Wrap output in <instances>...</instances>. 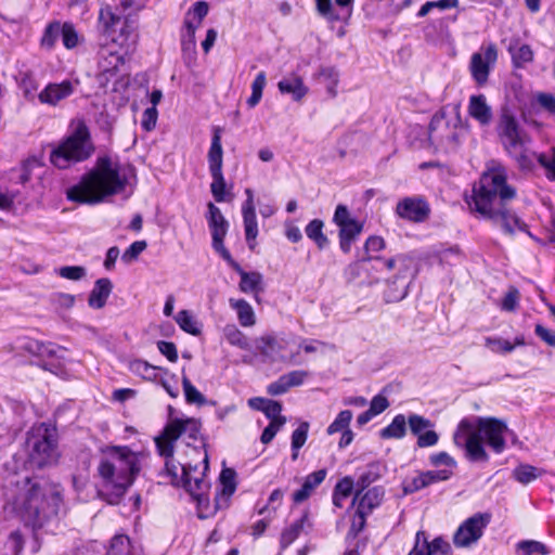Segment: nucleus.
Returning <instances> with one entry per match:
<instances>
[{"label":"nucleus","instance_id":"nucleus-61","mask_svg":"<svg viewBox=\"0 0 555 555\" xmlns=\"http://www.w3.org/2000/svg\"><path fill=\"white\" fill-rule=\"evenodd\" d=\"M146 248L145 241L133 242L122 254L121 259L124 262H131Z\"/></svg>","mask_w":555,"mask_h":555},{"label":"nucleus","instance_id":"nucleus-1","mask_svg":"<svg viewBox=\"0 0 555 555\" xmlns=\"http://www.w3.org/2000/svg\"><path fill=\"white\" fill-rule=\"evenodd\" d=\"M516 196V190L506 183V171L503 167H495L485 172L479 184L473 189L469 208L483 218L500 224L508 234L516 230L526 231L527 224L507 208L508 202Z\"/></svg>","mask_w":555,"mask_h":555},{"label":"nucleus","instance_id":"nucleus-60","mask_svg":"<svg viewBox=\"0 0 555 555\" xmlns=\"http://www.w3.org/2000/svg\"><path fill=\"white\" fill-rule=\"evenodd\" d=\"M519 298V291L516 287L511 286L502 299L501 309L508 312L515 311L518 307Z\"/></svg>","mask_w":555,"mask_h":555},{"label":"nucleus","instance_id":"nucleus-20","mask_svg":"<svg viewBox=\"0 0 555 555\" xmlns=\"http://www.w3.org/2000/svg\"><path fill=\"white\" fill-rule=\"evenodd\" d=\"M77 85L78 82H73L67 79L59 83H49L39 93L38 99L42 104L55 106L64 99L70 96Z\"/></svg>","mask_w":555,"mask_h":555},{"label":"nucleus","instance_id":"nucleus-21","mask_svg":"<svg viewBox=\"0 0 555 555\" xmlns=\"http://www.w3.org/2000/svg\"><path fill=\"white\" fill-rule=\"evenodd\" d=\"M360 493L361 490L357 492L353 502L359 501L356 515L360 518V529H363L366 515L380 504L384 490L379 487H374L369 489L363 495H360Z\"/></svg>","mask_w":555,"mask_h":555},{"label":"nucleus","instance_id":"nucleus-28","mask_svg":"<svg viewBox=\"0 0 555 555\" xmlns=\"http://www.w3.org/2000/svg\"><path fill=\"white\" fill-rule=\"evenodd\" d=\"M180 487H183L198 503L202 505L207 501L205 490L208 488L206 480L203 477H192L191 470H184V479Z\"/></svg>","mask_w":555,"mask_h":555},{"label":"nucleus","instance_id":"nucleus-10","mask_svg":"<svg viewBox=\"0 0 555 555\" xmlns=\"http://www.w3.org/2000/svg\"><path fill=\"white\" fill-rule=\"evenodd\" d=\"M99 22L103 27L104 36L113 43L126 48L127 51L134 47L138 36L135 26L129 17L121 18L106 7L100 10Z\"/></svg>","mask_w":555,"mask_h":555},{"label":"nucleus","instance_id":"nucleus-24","mask_svg":"<svg viewBox=\"0 0 555 555\" xmlns=\"http://www.w3.org/2000/svg\"><path fill=\"white\" fill-rule=\"evenodd\" d=\"M208 225L211 231L212 242L223 241L229 223L223 217L221 210L212 203L208 204Z\"/></svg>","mask_w":555,"mask_h":555},{"label":"nucleus","instance_id":"nucleus-22","mask_svg":"<svg viewBox=\"0 0 555 555\" xmlns=\"http://www.w3.org/2000/svg\"><path fill=\"white\" fill-rule=\"evenodd\" d=\"M311 527L312 522L309 519V511L306 509L299 519L283 529L280 537L281 548H287L306 528L310 529Z\"/></svg>","mask_w":555,"mask_h":555},{"label":"nucleus","instance_id":"nucleus-42","mask_svg":"<svg viewBox=\"0 0 555 555\" xmlns=\"http://www.w3.org/2000/svg\"><path fill=\"white\" fill-rule=\"evenodd\" d=\"M266 83H267L266 73L264 72L258 73V75L256 76V78L254 79V81L251 83V94L247 99V102H246L249 108L255 107L260 102Z\"/></svg>","mask_w":555,"mask_h":555},{"label":"nucleus","instance_id":"nucleus-29","mask_svg":"<svg viewBox=\"0 0 555 555\" xmlns=\"http://www.w3.org/2000/svg\"><path fill=\"white\" fill-rule=\"evenodd\" d=\"M326 477V470L325 469H319L317 472H313L309 474L299 490L294 492L293 494V501L295 503H301L306 501L313 490L323 482V480Z\"/></svg>","mask_w":555,"mask_h":555},{"label":"nucleus","instance_id":"nucleus-34","mask_svg":"<svg viewBox=\"0 0 555 555\" xmlns=\"http://www.w3.org/2000/svg\"><path fill=\"white\" fill-rule=\"evenodd\" d=\"M22 348L27 352L41 358H54L57 357L59 351H62V348L52 343L46 344L34 339L25 341Z\"/></svg>","mask_w":555,"mask_h":555},{"label":"nucleus","instance_id":"nucleus-35","mask_svg":"<svg viewBox=\"0 0 555 555\" xmlns=\"http://www.w3.org/2000/svg\"><path fill=\"white\" fill-rule=\"evenodd\" d=\"M408 418L403 414L396 415L391 423L380 430L383 439H401L406 434Z\"/></svg>","mask_w":555,"mask_h":555},{"label":"nucleus","instance_id":"nucleus-64","mask_svg":"<svg viewBox=\"0 0 555 555\" xmlns=\"http://www.w3.org/2000/svg\"><path fill=\"white\" fill-rule=\"evenodd\" d=\"M538 162L542 167L550 171L552 179L555 180V147H552L551 156L543 153L539 154Z\"/></svg>","mask_w":555,"mask_h":555},{"label":"nucleus","instance_id":"nucleus-33","mask_svg":"<svg viewBox=\"0 0 555 555\" xmlns=\"http://www.w3.org/2000/svg\"><path fill=\"white\" fill-rule=\"evenodd\" d=\"M230 307L236 311L238 322L244 327L255 325L256 317L253 307L245 299H229Z\"/></svg>","mask_w":555,"mask_h":555},{"label":"nucleus","instance_id":"nucleus-37","mask_svg":"<svg viewBox=\"0 0 555 555\" xmlns=\"http://www.w3.org/2000/svg\"><path fill=\"white\" fill-rule=\"evenodd\" d=\"M100 53V65L104 72H115L125 62L124 55L117 51L111 50L109 48H102Z\"/></svg>","mask_w":555,"mask_h":555},{"label":"nucleus","instance_id":"nucleus-19","mask_svg":"<svg viewBox=\"0 0 555 555\" xmlns=\"http://www.w3.org/2000/svg\"><path fill=\"white\" fill-rule=\"evenodd\" d=\"M246 199L242 205V215L246 241L250 249L255 247V240L258 235V223L256 218V206L251 189L245 190Z\"/></svg>","mask_w":555,"mask_h":555},{"label":"nucleus","instance_id":"nucleus-9","mask_svg":"<svg viewBox=\"0 0 555 555\" xmlns=\"http://www.w3.org/2000/svg\"><path fill=\"white\" fill-rule=\"evenodd\" d=\"M384 267L387 270L398 271L393 279L387 281V288L384 293L385 301L398 302L404 299L408 295L409 284L416 272L414 258L409 255L400 254L386 259Z\"/></svg>","mask_w":555,"mask_h":555},{"label":"nucleus","instance_id":"nucleus-58","mask_svg":"<svg viewBox=\"0 0 555 555\" xmlns=\"http://www.w3.org/2000/svg\"><path fill=\"white\" fill-rule=\"evenodd\" d=\"M486 346L498 353H509L515 349V345L500 337H487Z\"/></svg>","mask_w":555,"mask_h":555},{"label":"nucleus","instance_id":"nucleus-27","mask_svg":"<svg viewBox=\"0 0 555 555\" xmlns=\"http://www.w3.org/2000/svg\"><path fill=\"white\" fill-rule=\"evenodd\" d=\"M208 12L209 5L206 1L195 2L185 13L183 28L190 29V33L196 31Z\"/></svg>","mask_w":555,"mask_h":555},{"label":"nucleus","instance_id":"nucleus-46","mask_svg":"<svg viewBox=\"0 0 555 555\" xmlns=\"http://www.w3.org/2000/svg\"><path fill=\"white\" fill-rule=\"evenodd\" d=\"M129 369L133 374H137L145 379L156 378L155 371L158 370L157 366H154L144 360L131 361Z\"/></svg>","mask_w":555,"mask_h":555},{"label":"nucleus","instance_id":"nucleus-6","mask_svg":"<svg viewBox=\"0 0 555 555\" xmlns=\"http://www.w3.org/2000/svg\"><path fill=\"white\" fill-rule=\"evenodd\" d=\"M26 447L33 466L42 468L55 463L59 456L56 427L48 423L34 425L27 433Z\"/></svg>","mask_w":555,"mask_h":555},{"label":"nucleus","instance_id":"nucleus-12","mask_svg":"<svg viewBox=\"0 0 555 555\" xmlns=\"http://www.w3.org/2000/svg\"><path fill=\"white\" fill-rule=\"evenodd\" d=\"M453 441L456 447L465 450L466 457L472 462H488L482 437L480 433L475 431V424L464 418L457 425L453 435Z\"/></svg>","mask_w":555,"mask_h":555},{"label":"nucleus","instance_id":"nucleus-11","mask_svg":"<svg viewBox=\"0 0 555 555\" xmlns=\"http://www.w3.org/2000/svg\"><path fill=\"white\" fill-rule=\"evenodd\" d=\"M201 431V422L196 418H175L165 427L163 434L155 439L158 453L162 456H171L175 451V442L180 437H186L195 441Z\"/></svg>","mask_w":555,"mask_h":555},{"label":"nucleus","instance_id":"nucleus-16","mask_svg":"<svg viewBox=\"0 0 555 555\" xmlns=\"http://www.w3.org/2000/svg\"><path fill=\"white\" fill-rule=\"evenodd\" d=\"M498 59V50L494 43H489L481 48V52H476L470 59V74L477 85L482 86L487 82L490 67L494 65Z\"/></svg>","mask_w":555,"mask_h":555},{"label":"nucleus","instance_id":"nucleus-62","mask_svg":"<svg viewBox=\"0 0 555 555\" xmlns=\"http://www.w3.org/2000/svg\"><path fill=\"white\" fill-rule=\"evenodd\" d=\"M286 423V418L281 421L270 422V424L263 429L260 440L262 443L268 444L273 440L280 428Z\"/></svg>","mask_w":555,"mask_h":555},{"label":"nucleus","instance_id":"nucleus-57","mask_svg":"<svg viewBox=\"0 0 555 555\" xmlns=\"http://www.w3.org/2000/svg\"><path fill=\"white\" fill-rule=\"evenodd\" d=\"M309 431V423L302 422L292 434V451H299L306 443Z\"/></svg>","mask_w":555,"mask_h":555},{"label":"nucleus","instance_id":"nucleus-55","mask_svg":"<svg viewBox=\"0 0 555 555\" xmlns=\"http://www.w3.org/2000/svg\"><path fill=\"white\" fill-rule=\"evenodd\" d=\"M63 44L66 49H74L78 46L79 37L75 27L70 23L62 24L61 33Z\"/></svg>","mask_w":555,"mask_h":555},{"label":"nucleus","instance_id":"nucleus-14","mask_svg":"<svg viewBox=\"0 0 555 555\" xmlns=\"http://www.w3.org/2000/svg\"><path fill=\"white\" fill-rule=\"evenodd\" d=\"M475 431L480 433L482 440L495 452L502 453L505 449L506 424L495 417H476Z\"/></svg>","mask_w":555,"mask_h":555},{"label":"nucleus","instance_id":"nucleus-44","mask_svg":"<svg viewBox=\"0 0 555 555\" xmlns=\"http://www.w3.org/2000/svg\"><path fill=\"white\" fill-rule=\"evenodd\" d=\"M540 475L539 469L529 464H521L513 470V477L522 485H528Z\"/></svg>","mask_w":555,"mask_h":555},{"label":"nucleus","instance_id":"nucleus-51","mask_svg":"<svg viewBox=\"0 0 555 555\" xmlns=\"http://www.w3.org/2000/svg\"><path fill=\"white\" fill-rule=\"evenodd\" d=\"M428 487L424 472H420L416 476L408 478L402 482L404 494H412Z\"/></svg>","mask_w":555,"mask_h":555},{"label":"nucleus","instance_id":"nucleus-39","mask_svg":"<svg viewBox=\"0 0 555 555\" xmlns=\"http://www.w3.org/2000/svg\"><path fill=\"white\" fill-rule=\"evenodd\" d=\"M322 229L323 222L319 219L310 221L305 229L307 236L312 240L320 249L328 245V238L323 234Z\"/></svg>","mask_w":555,"mask_h":555},{"label":"nucleus","instance_id":"nucleus-49","mask_svg":"<svg viewBox=\"0 0 555 555\" xmlns=\"http://www.w3.org/2000/svg\"><path fill=\"white\" fill-rule=\"evenodd\" d=\"M352 420V412L350 410H344L338 413L334 422L327 427L326 431L328 435L341 433L349 428Z\"/></svg>","mask_w":555,"mask_h":555},{"label":"nucleus","instance_id":"nucleus-3","mask_svg":"<svg viewBox=\"0 0 555 555\" xmlns=\"http://www.w3.org/2000/svg\"><path fill=\"white\" fill-rule=\"evenodd\" d=\"M98 472L109 503H117L140 472L139 454L128 447H109L103 451Z\"/></svg>","mask_w":555,"mask_h":555},{"label":"nucleus","instance_id":"nucleus-59","mask_svg":"<svg viewBox=\"0 0 555 555\" xmlns=\"http://www.w3.org/2000/svg\"><path fill=\"white\" fill-rule=\"evenodd\" d=\"M57 273L63 279L70 281H79L86 276L87 271L86 268L81 266H65L61 267L57 270Z\"/></svg>","mask_w":555,"mask_h":555},{"label":"nucleus","instance_id":"nucleus-25","mask_svg":"<svg viewBox=\"0 0 555 555\" xmlns=\"http://www.w3.org/2000/svg\"><path fill=\"white\" fill-rule=\"evenodd\" d=\"M113 289L109 279L102 278L94 282V286L89 294L88 305L92 309H102L107 301Z\"/></svg>","mask_w":555,"mask_h":555},{"label":"nucleus","instance_id":"nucleus-38","mask_svg":"<svg viewBox=\"0 0 555 555\" xmlns=\"http://www.w3.org/2000/svg\"><path fill=\"white\" fill-rule=\"evenodd\" d=\"M508 51L515 67L520 68L525 64L533 61V51L529 44L509 46Z\"/></svg>","mask_w":555,"mask_h":555},{"label":"nucleus","instance_id":"nucleus-40","mask_svg":"<svg viewBox=\"0 0 555 555\" xmlns=\"http://www.w3.org/2000/svg\"><path fill=\"white\" fill-rule=\"evenodd\" d=\"M182 387L185 401L189 404L204 405L208 403L205 396L196 389L185 374L182 375Z\"/></svg>","mask_w":555,"mask_h":555},{"label":"nucleus","instance_id":"nucleus-43","mask_svg":"<svg viewBox=\"0 0 555 555\" xmlns=\"http://www.w3.org/2000/svg\"><path fill=\"white\" fill-rule=\"evenodd\" d=\"M212 182L210 191L216 202L221 203L225 201V180L222 170L210 171Z\"/></svg>","mask_w":555,"mask_h":555},{"label":"nucleus","instance_id":"nucleus-32","mask_svg":"<svg viewBox=\"0 0 555 555\" xmlns=\"http://www.w3.org/2000/svg\"><path fill=\"white\" fill-rule=\"evenodd\" d=\"M362 228L357 220L339 227V245L344 253L350 251L351 245L362 232Z\"/></svg>","mask_w":555,"mask_h":555},{"label":"nucleus","instance_id":"nucleus-36","mask_svg":"<svg viewBox=\"0 0 555 555\" xmlns=\"http://www.w3.org/2000/svg\"><path fill=\"white\" fill-rule=\"evenodd\" d=\"M165 461V470L166 474L170 477L171 483L173 486L180 487L184 479V470H191V465H180L176 463L173 460V454L171 456H164Z\"/></svg>","mask_w":555,"mask_h":555},{"label":"nucleus","instance_id":"nucleus-48","mask_svg":"<svg viewBox=\"0 0 555 555\" xmlns=\"http://www.w3.org/2000/svg\"><path fill=\"white\" fill-rule=\"evenodd\" d=\"M319 77L326 83L327 92L335 96L339 77L337 69L335 67H322L319 72Z\"/></svg>","mask_w":555,"mask_h":555},{"label":"nucleus","instance_id":"nucleus-15","mask_svg":"<svg viewBox=\"0 0 555 555\" xmlns=\"http://www.w3.org/2000/svg\"><path fill=\"white\" fill-rule=\"evenodd\" d=\"M490 522V515L477 513L467 518L457 528L453 535V543L456 547H468L476 543L483 534V530Z\"/></svg>","mask_w":555,"mask_h":555},{"label":"nucleus","instance_id":"nucleus-17","mask_svg":"<svg viewBox=\"0 0 555 555\" xmlns=\"http://www.w3.org/2000/svg\"><path fill=\"white\" fill-rule=\"evenodd\" d=\"M396 212L402 219L423 222L428 218L430 207L422 196L404 197L397 204Z\"/></svg>","mask_w":555,"mask_h":555},{"label":"nucleus","instance_id":"nucleus-8","mask_svg":"<svg viewBox=\"0 0 555 555\" xmlns=\"http://www.w3.org/2000/svg\"><path fill=\"white\" fill-rule=\"evenodd\" d=\"M498 133L508 155L515 158L520 167H529L531 164V152L529 149L530 138L520 129L515 116L507 109L501 113Z\"/></svg>","mask_w":555,"mask_h":555},{"label":"nucleus","instance_id":"nucleus-18","mask_svg":"<svg viewBox=\"0 0 555 555\" xmlns=\"http://www.w3.org/2000/svg\"><path fill=\"white\" fill-rule=\"evenodd\" d=\"M408 425L411 433L417 437V447L428 448L437 444L439 435L431 429L434 424L430 420L418 414H410Z\"/></svg>","mask_w":555,"mask_h":555},{"label":"nucleus","instance_id":"nucleus-47","mask_svg":"<svg viewBox=\"0 0 555 555\" xmlns=\"http://www.w3.org/2000/svg\"><path fill=\"white\" fill-rule=\"evenodd\" d=\"M176 322L179 324L181 330L189 334L198 335L201 333L196 321L188 310L179 311L176 315Z\"/></svg>","mask_w":555,"mask_h":555},{"label":"nucleus","instance_id":"nucleus-53","mask_svg":"<svg viewBox=\"0 0 555 555\" xmlns=\"http://www.w3.org/2000/svg\"><path fill=\"white\" fill-rule=\"evenodd\" d=\"M107 555H131L129 550V538L125 534H117L111 541Z\"/></svg>","mask_w":555,"mask_h":555},{"label":"nucleus","instance_id":"nucleus-30","mask_svg":"<svg viewBox=\"0 0 555 555\" xmlns=\"http://www.w3.org/2000/svg\"><path fill=\"white\" fill-rule=\"evenodd\" d=\"M207 157L209 171L222 170L223 150L221 145V129L218 127L214 129L211 144Z\"/></svg>","mask_w":555,"mask_h":555},{"label":"nucleus","instance_id":"nucleus-54","mask_svg":"<svg viewBox=\"0 0 555 555\" xmlns=\"http://www.w3.org/2000/svg\"><path fill=\"white\" fill-rule=\"evenodd\" d=\"M517 550L522 551L525 555H532L533 553L547 555L550 553V550L545 544L534 540H522L518 542Z\"/></svg>","mask_w":555,"mask_h":555},{"label":"nucleus","instance_id":"nucleus-13","mask_svg":"<svg viewBox=\"0 0 555 555\" xmlns=\"http://www.w3.org/2000/svg\"><path fill=\"white\" fill-rule=\"evenodd\" d=\"M289 340L281 334H268L256 339V350L262 357L264 362H288L295 363L298 354L286 352Z\"/></svg>","mask_w":555,"mask_h":555},{"label":"nucleus","instance_id":"nucleus-23","mask_svg":"<svg viewBox=\"0 0 555 555\" xmlns=\"http://www.w3.org/2000/svg\"><path fill=\"white\" fill-rule=\"evenodd\" d=\"M468 114L479 122L480 126H488L492 120V109L488 105L483 94L472 95L468 103Z\"/></svg>","mask_w":555,"mask_h":555},{"label":"nucleus","instance_id":"nucleus-56","mask_svg":"<svg viewBox=\"0 0 555 555\" xmlns=\"http://www.w3.org/2000/svg\"><path fill=\"white\" fill-rule=\"evenodd\" d=\"M220 481L222 485V494L230 498L236 489L235 472L231 468H224L220 474Z\"/></svg>","mask_w":555,"mask_h":555},{"label":"nucleus","instance_id":"nucleus-31","mask_svg":"<svg viewBox=\"0 0 555 555\" xmlns=\"http://www.w3.org/2000/svg\"><path fill=\"white\" fill-rule=\"evenodd\" d=\"M278 88L283 94H292L294 101H300L308 93V88L298 76H292L280 80Z\"/></svg>","mask_w":555,"mask_h":555},{"label":"nucleus","instance_id":"nucleus-50","mask_svg":"<svg viewBox=\"0 0 555 555\" xmlns=\"http://www.w3.org/2000/svg\"><path fill=\"white\" fill-rule=\"evenodd\" d=\"M384 247H385V242H384V240L380 236H370L366 240L365 245H364L365 253H366L367 256L364 257L362 260L363 261H366V260H377V261H380L384 264V261L386 259H382L379 257H376V256L372 255V253L379 251V250L384 249Z\"/></svg>","mask_w":555,"mask_h":555},{"label":"nucleus","instance_id":"nucleus-41","mask_svg":"<svg viewBox=\"0 0 555 555\" xmlns=\"http://www.w3.org/2000/svg\"><path fill=\"white\" fill-rule=\"evenodd\" d=\"M62 33V24L57 21L50 23L41 37L40 44L47 50H51Z\"/></svg>","mask_w":555,"mask_h":555},{"label":"nucleus","instance_id":"nucleus-26","mask_svg":"<svg viewBox=\"0 0 555 555\" xmlns=\"http://www.w3.org/2000/svg\"><path fill=\"white\" fill-rule=\"evenodd\" d=\"M236 272L241 276L238 288L242 293L258 295L263 292V276L260 272H247L242 267H237Z\"/></svg>","mask_w":555,"mask_h":555},{"label":"nucleus","instance_id":"nucleus-45","mask_svg":"<svg viewBox=\"0 0 555 555\" xmlns=\"http://www.w3.org/2000/svg\"><path fill=\"white\" fill-rule=\"evenodd\" d=\"M224 336L229 344L233 346H236L244 350H247L249 348L247 337L235 325L225 326Z\"/></svg>","mask_w":555,"mask_h":555},{"label":"nucleus","instance_id":"nucleus-4","mask_svg":"<svg viewBox=\"0 0 555 555\" xmlns=\"http://www.w3.org/2000/svg\"><path fill=\"white\" fill-rule=\"evenodd\" d=\"M61 496L37 478L26 477L23 492L15 500V511L25 526L41 528L59 513Z\"/></svg>","mask_w":555,"mask_h":555},{"label":"nucleus","instance_id":"nucleus-7","mask_svg":"<svg viewBox=\"0 0 555 555\" xmlns=\"http://www.w3.org/2000/svg\"><path fill=\"white\" fill-rule=\"evenodd\" d=\"M464 132L457 109L450 113L440 109L430 120L428 139L437 149L453 152L459 147Z\"/></svg>","mask_w":555,"mask_h":555},{"label":"nucleus","instance_id":"nucleus-5","mask_svg":"<svg viewBox=\"0 0 555 555\" xmlns=\"http://www.w3.org/2000/svg\"><path fill=\"white\" fill-rule=\"evenodd\" d=\"M93 152L89 129L83 121H78L73 132L51 152L50 160L55 167L66 169L88 159Z\"/></svg>","mask_w":555,"mask_h":555},{"label":"nucleus","instance_id":"nucleus-52","mask_svg":"<svg viewBox=\"0 0 555 555\" xmlns=\"http://www.w3.org/2000/svg\"><path fill=\"white\" fill-rule=\"evenodd\" d=\"M425 555H452V550L449 542L437 537L426 545Z\"/></svg>","mask_w":555,"mask_h":555},{"label":"nucleus","instance_id":"nucleus-2","mask_svg":"<svg viewBox=\"0 0 555 555\" xmlns=\"http://www.w3.org/2000/svg\"><path fill=\"white\" fill-rule=\"evenodd\" d=\"M127 183L128 177L122 166L108 156H102L92 170L82 176L76 185L67 189L66 196L79 204H99L121 193Z\"/></svg>","mask_w":555,"mask_h":555},{"label":"nucleus","instance_id":"nucleus-63","mask_svg":"<svg viewBox=\"0 0 555 555\" xmlns=\"http://www.w3.org/2000/svg\"><path fill=\"white\" fill-rule=\"evenodd\" d=\"M537 103L546 112L555 116V96L551 93L540 92L535 96Z\"/></svg>","mask_w":555,"mask_h":555}]
</instances>
